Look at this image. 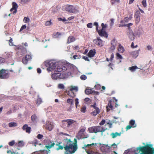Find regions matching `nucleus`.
I'll return each mask as SVG.
<instances>
[{
	"label": "nucleus",
	"instance_id": "obj_1",
	"mask_svg": "<svg viewBox=\"0 0 154 154\" xmlns=\"http://www.w3.org/2000/svg\"><path fill=\"white\" fill-rule=\"evenodd\" d=\"M74 143H69L64 147L65 150L64 154H72L77 151L78 149L77 141L75 138L74 139Z\"/></svg>",
	"mask_w": 154,
	"mask_h": 154
},
{
	"label": "nucleus",
	"instance_id": "obj_2",
	"mask_svg": "<svg viewBox=\"0 0 154 154\" xmlns=\"http://www.w3.org/2000/svg\"><path fill=\"white\" fill-rule=\"evenodd\" d=\"M60 63L58 62V65H57V71L58 72H64L69 69H70L71 71H72L75 68V67L72 64L68 63L63 65L60 64Z\"/></svg>",
	"mask_w": 154,
	"mask_h": 154
},
{
	"label": "nucleus",
	"instance_id": "obj_3",
	"mask_svg": "<svg viewBox=\"0 0 154 154\" xmlns=\"http://www.w3.org/2000/svg\"><path fill=\"white\" fill-rule=\"evenodd\" d=\"M58 62L55 60H51L46 61L44 62L45 66L47 67V70L48 72L52 71L54 70L57 65Z\"/></svg>",
	"mask_w": 154,
	"mask_h": 154
},
{
	"label": "nucleus",
	"instance_id": "obj_4",
	"mask_svg": "<svg viewBox=\"0 0 154 154\" xmlns=\"http://www.w3.org/2000/svg\"><path fill=\"white\" fill-rule=\"evenodd\" d=\"M107 129V128L100 126H93L88 128V130L90 133H95L100 132H103Z\"/></svg>",
	"mask_w": 154,
	"mask_h": 154
},
{
	"label": "nucleus",
	"instance_id": "obj_5",
	"mask_svg": "<svg viewBox=\"0 0 154 154\" xmlns=\"http://www.w3.org/2000/svg\"><path fill=\"white\" fill-rule=\"evenodd\" d=\"M66 10L70 13L75 14L78 12L77 6L75 5H68L65 6Z\"/></svg>",
	"mask_w": 154,
	"mask_h": 154
},
{
	"label": "nucleus",
	"instance_id": "obj_6",
	"mask_svg": "<svg viewBox=\"0 0 154 154\" xmlns=\"http://www.w3.org/2000/svg\"><path fill=\"white\" fill-rule=\"evenodd\" d=\"M67 77L64 73L61 74L60 73H54L51 75V78L54 80L60 79H64Z\"/></svg>",
	"mask_w": 154,
	"mask_h": 154
},
{
	"label": "nucleus",
	"instance_id": "obj_7",
	"mask_svg": "<svg viewBox=\"0 0 154 154\" xmlns=\"http://www.w3.org/2000/svg\"><path fill=\"white\" fill-rule=\"evenodd\" d=\"M141 149L143 151L147 149L149 152V154H154V148H153V145L151 144H147L146 146H143Z\"/></svg>",
	"mask_w": 154,
	"mask_h": 154
},
{
	"label": "nucleus",
	"instance_id": "obj_8",
	"mask_svg": "<svg viewBox=\"0 0 154 154\" xmlns=\"http://www.w3.org/2000/svg\"><path fill=\"white\" fill-rule=\"evenodd\" d=\"M63 121L67 123V127L68 128H72L74 125H76L78 124L76 121L72 119H66L64 120Z\"/></svg>",
	"mask_w": 154,
	"mask_h": 154
},
{
	"label": "nucleus",
	"instance_id": "obj_9",
	"mask_svg": "<svg viewBox=\"0 0 154 154\" xmlns=\"http://www.w3.org/2000/svg\"><path fill=\"white\" fill-rule=\"evenodd\" d=\"M9 74L8 71L2 69L0 71V78L2 79L8 78L9 77Z\"/></svg>",
	"mask_w": 154,
	"mask_h": 154
},
{
	"label": "nucleus",
	"instance_id": "obj_10",
	"mask_svg": "<svg viewBox=\"0 0 154 154\" xmlns=\"http://www.w3.org/2000/svg\"><path fill=\"white\" fill-rule=\"evenodd\" d=\"M85 130V129L83 128H82L80 130L77 134V136H76V137L77 139H84L87 138L89 137L88 135L86 136L85 137H84L83 136Z\"/></svg>",
	"mask_w": 154,
	"mask_h": 154
},
{
	"label": "nucleus",
	"instance_id": "obj_11",
	"mask_svg": "<svg viewBox=\"0 0 154 154\" xmlns=\"http://www.w3.org/2000/svg\"><path fill=\"white\" fill-rule=\"evenodd\" d=\"M94 43L96 45L101 47L103 46L104 44V42L102 40L100 37H97L96 39L93 40Z\"/></svg>",
	"mask_w": 154,
	"mask_h": 154
},
{
	"label": "nucleus",
	"instance_id": "obj_12",
	"mask_svg": "<svg viewBox=\"0 0 154 154\" xmlns=\"http://www.w3.org/2000/svg\"><path fill=\"white\" fill-rule=\"evenodd\" d=\"M54 126V123L50 121L47 120L46 122L45 128L49 131H51L53 129Z\"/></svg>",
	"mask_w": 154,
	"mask_h": 154
},
{
	"label": "nucleus",
	"instance_id": "obj_13",
	"mask_svg": "<svg viewBox=\"0 0 154 154\" xmlns=\"http://www.w3.org/2000/svg\"><path fill=\"white\" fill-rule=\"evenodd\" d=\"M32 55L31 54L26 55L22 59L23 63L24 64H27L29 61L32 58Z\"/></svg>",
	"mask_w": 154,
	"mask_h": 154
},
{
	"label": "nucleus",
	"instance_id": "obj_14",
	"mask_svg": "<svg viewBox=\"0 0 154 154\" xmlns=\"http://www.w3.org/2000/svg\"><path fill=\"white\" fill-rule=\"evenodd\" d=\"M140 12L138 11H137L135 14L134 17L135 18V22L136 23H138L140 21Z\"/></svg>",
	"mask_w": 154,
	"mask_h": 154
},
{
	"label": "nucleus",
	"instance_id": "obj_15",
	"mask_svg": "<svg viewBox=\"0 0 154 154\" xmlns=\"http://www.w3.org/2000/svg\"><path fill=\"white\" fill-rule=\"evenodd\" d=\"M98 33L99 35L101 37H104L106 38L108 37V35L104 30L102 29L99 30Z\"/></svg>",
	"mask_w": 154,
	"mask_h": 154
},
{
	"label": "nucleus",
	"instance_id": "obj_16",
	"mask_svg": "<svg viewBox=\"0 0 154 154\" xmlns=\"http://www.w3.org/2000/svg\"><path fill=\"white\" fill-rule=\"evenodd\" d=\"M12 8L10 9V11H13V14H14L16 13L17 11V8L18 7V6L17 3L15 2H13L12 3Z\"/></svg>",
	"mask_w": 154,
	"mask_h": 154
},
{
	"label": "nucleus",
	"instance_id": "obj_17",
	"mask_svg": "<svg viewBox=\"0 0 154 154\" xmlns=\"http://www.w3.org/2000/svg\"><path fill=\"white\" fill-rule=\"evenodd\" d=\"M55 143L53 141L49 140L48 142L47 145L45 146L47 149H50L54 146Z\"/></svg>",
	"mask_w": 154,
	"mask_h": 154
},
{
	"label": "nucleus",
	"instance_id": "obj_18",
	"mask_svg": "<svg viewBox=\"0 0 154 154\" xmlns=\"http://www.w3.org/2000/svg\"><path fill=\"white\" fill-rule=\"evenodd\" d=\"M140 50L130 52L131 55L134 58H136L139 55Z\"/></svg>",
	"mask_w": 154,
	"mask_h": 154
},
{
	"label": "nucleus",
	"instance_id": "obj_19",
	"mask_svg": "<svg viewBox=\"0 0 154 154\" xmlns=\"http://www.w3.org/2000/svg\"><path fill=\"white\" fill-rule=\"evenodd\" d=\"M48 151L46 150H40L38 151L35 152L32 154H48Z\"/></svg>",
	"mask_w": 154,
	"mask_h": 154
},
{
	"label": "nucleus",
	"instance_id": "obj_20",
	"mask_svg": "<svg viewBox=\"0 0 154 154\" xmlns=\"http://www.w3.org/2000/svg\"><path fill=\"white\" fill-rule=\"evenodd\" d=\"M23 130H25L26 133H29L31 131V128L28 126L26 124L24 125L22 127Z\"/></svg>",
	"mask_w": 154,
	"mask_h": 154
},
{
	"label": "nucleus",
	"instance_id": "obj_21",
	"mask_svg": "<svg viewBox=\"0 0 154 154\" xmlns=\"http://www.w3.org/2000/svg\"><path fill=\"white\" fill-rule=\"evenodd\" d=\"M96 53V50L95 49L90 50L88 53V56L90 57H92L94 56Z\"/></svg>",
	"mask_w": 154,
	"mask_h": 154
},
{
	"label": "nucleus",
	"instance_id": "obj_22",
	"mask_svg": "<svg viewBox=\"0 0 154 154\" xmlns=\"http://www.w3.org/2000/svg\"><path fill=\"white\" fill-rule=\"evenodd\" d=\"M143 147V146L137 147V150H139L140 151L142 152L140 153V154H149V152L148 150L147 149H145L144 151H143L142 149H141Z\"/></svg>",
	"mask_w": 154,
	"mask_h": 154
},
{
	"label": "nucleus",
	"instance_id": "obj_23",
	"mask_svg": "<svg viewBox=\"0 0 154 154\" xmlns=\"http://www.w3.org/2000/svg\"><path fill=\"white\" fill-rule=\"evenodd\" d=\"M121 133H119L117 132L115 133H111L110 135L112 136V138H115L117 137L118 136H121Z\"/></svg>",
	"mask_w": 154,
	"mask_h": 154
},
{
	"label": "nucleus",
	"instance_id": "obj_24",
	"mask_svg": "<svg viewBox=\"0 0 154 154\" xmlns=\"http://www.w3.org/2000/svg\"><path fill=\"white\" fill-rule=\"evenodd\" d=\"M131 150L132 151V154H139L140 151L139 150H137V148L136 149L134 148L131 149Z\"/></svg>",
	"mask_w": 154,
	"mask_h": 154
},
{
	"label": "nucleus",
	"instance_id": "obj_25",
	"mask_svg": "<svg viewBox=\"0 0 154 154\" xmlns=\"http://www.w3.org/2000/svg\"><path fill=\"white\" fill-rule=\"evenodd\" d=\"M97 109V110L95 109V110L93 111V112H91V114L94 116H95L97 114H99L100 112V110L99 109Z\"/></svg>",
	"mask_w": 154,
	"mask_h": 154
},
{
	"label": "nucleus",
	"instance_id": "obj_26",
	"mask_svg": "<svg viewBox=\"0 0 154 154\" xmlns=\"http://www.w3.org/2000/svg\"><path fill=\"white\" fill-rule=\"evenodd\" d=\"M129 37L131 40H133L134 39V36L133 33L132 31H130L129 33Z\"/></svg>",
	"mask_w": 154,
	"mask_h": 154
},
{
	"label": "nucleus",
	"instance_id": "obj_27",
	"mask_svg": "<svg viewBox=\"0 0 154 154\" xmlns=\"http://www.w3.org/2000/svg\"><path fill=\"white\" fill-rule=\"evenodd\" d=\"M67 103L69 104L70 106H73L74 105V101L72 99L69 98L66 101Z\"/></svg>",
	"mask_w": 154,
	"mask_h": 154
},
{
	"label": "nucleus",
	"instance_id": "obj_28",
	"mask_svg": "<svg viewBox=\"0 0 154 154\" xmlns=\"http://www.w3.org/2000/svg\"><path fill=\"white\" fill-rule=\"evenodd\" d=\"M75 40V38L73 36L72 37H69L68 39V42L67 43H69L71 42H73Z\"/></svg>",
	"mask_w": 154,
	"mask_h": 154
},
{
	"label": "nucleus",
	"instance_id": "obj_29",
	"mask_svg": "<svg viewBox=\"0 0 154 154\" xmlns=\"http://www.w3.org/2000/svg\"><path fill=\"white\" fill-rule=\"evenodd\" d=\"M112 101L111 100H109V101L108 103V106H107L106 107V109L107 110V111L108 112L109 110V107L110 108L112 109L113 108V106L112 105Z\"/></svg>",
	"mask_w": 154,
	"mask_h": 154
},
{
	"label": "nucleus",
	"instance_id": "obj_30",
	"mask_svg": "<svg viewBox=\"0 0 154 154\" xmlns=\"http://www.w3.org/2000/svg\"><path fill=\"white\" fill-rule=\"evenodd\" d=\"M129 124L132 128H135L136 127V125L135 124V122L134 120H131L129 122Z\"/></svg>",
	"mask_w": 154,
	"mask_h": 154
},
{
	"label": "nucleus",
	"instance_id": "obj_31",
	"mask_svg": "<svg viewBox=\"0 0 154 154\" xmlns=\"http://www.w3.org/2000/svg\"><path fill=\"white\" fill-rule=\"evenodd\" d=\"M73 90L77 91H78V88L77 86H72L70 87L69 91H72Z\"/></svg>",
	"mask_w": 154,
	"mask_h": 154
},
{
	"label": "nucleus",
	"instance_id": "obj_32",
	"mask_svg": "<svg viewBox=\"0 0 154 154\" xmlns=\"http://www.w3.org/2000/svg\"><path fill=\"white\" fill-rule=\"evenodd\" d=\"M64 142L67 143L66 145H68L69 143H70L72 142L71 141V139L70 138H64Z\"/></svg>",
	"mask_w": 154,
	"mask_h": 154
},
{
	"label": "nucleus",
	"instance_id": "obj_33",
	"mask_svg": "<svg viewBox=\"0 0 154 154\" xmlns=\"http://www.w3.org/2000/svg\"><path fill=\"white\" fill-rule=\"evenodd\" d=\"M116 58L117 59H120L119 61V63L121 62V60L122 59L123 57L122 55L120 54L119 53H117L116 54Z\"/></svg>",
	"mask_w": 154,
	"mask_h": 154
},
{
	"label": "nucleus",
	"instance_id": "obj_34",
	"mask_svg": "<svg viewBox=\"0 0 154 154\" xmlns=\"http://www.w3.org/2000/svg\"><path fill=\"white\" fill-rule=\"evenodd\" d=\"M3 57L6 58H8L10 57L11 56V54L9 53H5L3 55Z\"/></svg>",
	"mask_w": 154,
	"mask_h": 154
},
{
	"label": "nucleus",
	"instance_id": "obj_35",
	"mask_svg": "<svg viewBox=\"0 0 154 154\" xmlns=\"http://www.w3.org/2000/svg\"><path fill=\"white\" fill-rule=\"evenodd\" d=\"M137 69H138V67L136 66H134L129 68V70L132 72L135 71Z\"/></svg>",
	"mask_w": 154,
	"mask_h": 154
},
{
	"label": "nucleus",
	"instance_id": "obj_36",
	"mask_svg": "<svg viewBox=\"0 0 154 154\" xmlns=\"http://www.w3.org/2000/svg\"><path fill=\"white\" fill-rule=\"evenodd\" d=\"M61 35V34L59 32L54 33L53 35V38H59Z\"/></svg>",
	"mask_w": 154,
	"mask_h": 154
},
{
	"label": "nucleus",
	"instance_id": "obj_37",
	"mask_svg": "<svg viewBox=\"0 0 154 154\" xmlns=\"http://www.w3.org/2000/svg\"><path fill=\"white\" fill-rule=\"evenodd\" d=\"M61 143H59L56 144V145L58 146V147L56 148V149L57 150H58L60 149H63L64 148L63 146L60 145Z\"/></svg>",
	"mask_w": 154,
	"mask_h": 154
},
{
	"label": "nucleus",
	"instance_id": "obj_38",
	"mask_svg": "<svg viewBox=\"0 0 154 154\" xmlns=\"http://www.w3.org/2000/svg\"><path fill=\"white\" fill-rule=\"evenodd\" d=\"M37 118V116L35 114L32 115L31 117V120L33 122H35L36 121Z\"/></svg>",
	"mask_w": 154,
	"mask_h": 154
},
{
	"label": "nucleus",
	"instance_id": "obj_39",
	"mask_svg": "<svg viewBox=\"0 0 154 154\" xmlns=\"http://www.w3.org/2000/svg\"><path fill=\"white\" fill-rule=\"evenodd\" d=\"M17 126V124L16 123L14 122H11L9 124V127H15Z\"/></svg>",
	"mask_w": 154,
	"mask_h": 154
},
{
	"label": "nucleus",
	"instance_id": "obj_40",
	"mask_svg": "<svg viewBox=\"0 0 154 154\" xmlns=\"http://www.w3.org/2000/svg\"><path fill=\"white\" fill-rule=\"evenodd\" d=\"M94 145H95V146H97V144L96 143H92V144H87V145H85V146L84 147H82V148L84 149H85L86 147H88V146H92Z\"/></svg>",
	"mask_w": 154,
	"mask_h": 154
},
{
	"label": "nucleus",
	"instance_id": "obj_41",
	"mask_svg": "<svg viewBox=\"0 0 154 154\" xmlns=\"http://www.w3.org/2000/svg\"><path fill=\"white\" fill-rule=\"evenodd\" d=\"M85 92L86 94H91L92 93V91L91 89H87L85 90Z\"/></svg>",
	"mask_w": 154,
	"mask_h": 154
},
{
	"label": "nucleus",
	"instance_id": "obj_42",
	"mask_svg": "<svg viewBox=\"0 0 154 154\" xmlns=\"http://www.w3.org/2000/svg\"><path fill=\"white\" fill-rule=\"evenodd\" d=\"M23 21L25 23H28L30 21V19L28 17H25L24 18Z\"/></svg>",
	"mask_w": 154,
	"mask_h": 154
},
{
	"label": "nucleus",
	"instance_id": "obj_43",
	"mask_svg": "<svg viewBox=\"0 0 154 154\" xmlns=\"http://www.w3.org/2000/svg\"><path fill=\"white\" fill-rule=\"evenodd\" d=\"M131 150V149L125 150L124 154H132V151Z\"/></svg>",
	"mask_w": 154,
	"mask_h": 154
},
{
	"label": "nucleus",
	"instance_id": "obj_44",
	"mask_svg": "<svg viewBox=\"0 0 154 154\" xmlns=\"http://www.w3.org/2000/svg\"><path fill=\"white\" fill-rule=\"evenodd\" d=\"M119 51L121 53H123L124 51V48L122 46H120L118 49Z\"/></svg>",
	"mask_w": 154,
	"mask_h": 154
},
{
	"label": "nucleus",
	"instance_id": "obj_45",
	"mask_svg": "<svg viewBox=\"0 0 154 154\" xmlns=\"http://www.w3.org/2000/svg\"><path fill=\"white\" fill-rule=\"evenodd\" d=\"M42 102V100L41 98H38L37 100L36 104L39 105Z\"/></svg>",
	"mask_w": 154,
	"mask_h": 154
},
{
	"label": "nucleus",
	"instance_id": "obj_46",
	"mask_svg": "<svg viewBox=\"0 0 154 154\" xmlns=\"http://www.w3.org/2000/svg\"><path fill=\"white\" fill-rule=\"evenodd\" d=\"M87 153L88 154H99V153L97 152H93L91 151H88L87 152Z\"/></svg>",
	"mask_w": 154,
	"mask_h": 154
},
{
	"label": "nucleus",
	"instance_id": "obj_47",
	"mask_svg": "<svg viewBox=\"0 0 154 154\" xmlns=\"http://www.w3.org/2000/svg\"><path fill=\"white\" fill-rule=\"evenodd\" d=\"M80 79L82 80H85L87 79V76L85 75H82L80 76Z\"/></svg>",
	"mask_w": 154,
	"mask_h": 154
},
{
	"label": "nucleus",
	"instance_id": "obj_48",
	"mask_svg": "<svg viewBox=\"0 0 154 154\" xmlns=\"http://www.w3.org/2000/svg\"><path fill=\"white\" fill-rule=\"evenodd\" d=\"M75 107L76 108H77L78 105L79 103V100L78 98H76L75 100Z\"/></svg>",
	"mask_w": 154,
	"mask_h": 154
},
{
	"label": "nucleus",
	"instance_id": "obj_49",
	"mask_svg": "<svg viewBox=\"0 0 154 154\" xmlns=\"http://www.w3.org/2000/svg\"><path fill=\"white\" fill-rule=\"evenodd\" d=\"M32 144L33 146H35L37 145L40 146L41 145V144H38L36 140H35V142H32Z\"/></svg>",
	"mask_w": 154,
	"mask_h": 154
},
{
	"label": "nucleus",
	"instance_id": "obj_50",
	"mask_svg": "<svg viewBox=\"0 0 154 154\" xmlns=\"http://www.w3.org/2000/svg\"><path fill=\"white\" fill-rule=\"evenodd\" d=\"M86 110V107L85 106H83L81 109V111L82 112L85 113V112Z\"/></svg>",
	"mask_w": 154,
	"mask_h": 154
},
{
	"label": "nucleus",
	"instance_id": "obj_51",
	"mask_svg": "<svg viewBox=\"0 0 154 154\" xmlns=\"http://www.w3.org/2000/svg\"><path fill=\"white\" fill-rule=\"evenodd\" d=\"M58 87L60 89H63L65 88L64 85L63 84H59L58 85Z\"/></svg>",
	"mask_w": 154,
	"mask_h": 154
},
{
	"label": "nucleus",
	"instance_id": "obj_52",
	"mask_svg": "<svg viewBox=\"0 0 154 154\" xmlns=\"http://www.w3.org/2000/svg\"><path fill=\"white\" fill-rule=\"evenodd\" d=\"M24 143L22 141H19L18 143V145L19 146H21L24 145Z\"/></svg>",
	"mask_w": 154,
	"mask_h": 154
},
{
	"label": "nucleus",
	"instance_id": "obj_53",
	"mask_svg": "<svg viewBox=\"0 0 154 154\" xmlns=\"http://www.w3.org/2000/svg\"><path fill=\"white\" fill-rule=\"evenodd\" d=\"M30 0H21V3L23 4H26L30 2Z\"/></svg>",
	"mask_w": 154,
	"mask_h": 154
},
{
	"label": "nucleus",
	"instance_id": "obj_54",
	"mask_svg": "<svg viewBox=\"0 0 154 154\" xmlns=\"http://www.w3.org/2000/svg\"><path fill=\"white\" fill-rule=\"evenodd\" d=\"M107 124L109 125V128H112V123L111 121H109V122H107Z\"/></svg>",
	"mask_w": 154,
	"mask_h": 154
},
{
	"label": "nucleus",
	"instance_id": "obj_55",
	"mask_svg": "<svg viewBox=\"0 0 154 154\" xmlns=\"http://www.w3.org/2000/svg\"><path fill=\"white\" fill-rule=\"evenodd\" d=\"M142 5L144 7L146 6V0H143L142 2Z\"/></svg>",
	"mask_w": 154,
	"mask_h": 154
},
{
	"label": "nucleus",
	"instance_id": "obj_56",
	"mask_svg": "<svg viewBox=\"0 0 154 154\" xmlns=\"http://www.w3.org/2000/svg\"><path fill=\"white\" fill-rule=\"evenodd\" d=\"M101 26L102 27L101 29L103 30H104V29L106 28L107 26V25L106 24H104L103 23H102Z\"/></svg>",
	"mask_w": 154,
	"mask_h": 154
},
{
	"label": "nucleus",
	"instance_id": "obj_57",
	"mask_svg": "<svg viewBox=\"0 0 154 154\" xmlns=\"http://www.w3.org/2000/svg\"><path fill=\"white\" fill-rule=\"evenodd\" d=\"M15 143V141L13 140L11 142H9L8 143L9 145L10 146H12L14 145Z\"/></svg>",
	"mask_w": 154,
	"mask_h": 154
},
{
	"label": "nucleus",
	"instance_id": "obj_58",
	"mask_svg": "<svg viewBox=\"0 0 154 154\" xmlns=\"http://www.w3.org/2000/svg\"><path fill=\"white\" fill-rule=\"evenodd\" d=\"M106 121L104 119H103L99 123V125L100 126H102L105 123Z\"/></svg>",
	"mask_w": 154,
	"mask_h": 154
},
{
	"label": "nucleus",
	"instance_id": "obj_59",
	"mask_svg": "<svg viewBox=\"0 0 154 154\" xmlns=\"http://www.w3.org/2000/svg\"><path fill=\"white\" fill-rule=\"evenodd\" d=\"M51 21H47L45 23V26H50L51 25Z\"/></svg>",
	"mask_w": 154,
	"mask_h": 154
},
{
	"label": "nucleus",
	"instance_id": "obj_60",
	"mask_svg": "<svg viewBox=\"0 0 154 154\" xmlns=\"http://www.w3.org/2000/svg\"><path fill=\"white\" fill-rule=\"evenodd\" d=\"M111 43L112 45L116 46V41L115 39L112 40L111 42Z\"/></svg>",
	"mask_w": 154,
	"mask_h": 154
},
{
	"label": "nucleus",
	"instance_id": "obj_61",
	"mask_svg": "<svg viewBox=\"0 0 154 154\" xmlns=\"http://www.w3.org/2000/svg\"><path fill=\"white\" fill-rule=\"evenodd\" d=\"M58 20L59 21H62L63 22L67 21V20L65 18H58Z\"/></svg>",
	"mask_w": 154,
	"mask_h": 154
},
{
	"label": "nucleus",
	"instance_id": "obj_62",
	"mask_svg": "<svg viewBox=\"0 0 154 154\" xmlns=\"http://www.w3.org/2000/svg\"><path fill=\"white\" fill-rule=\"evenodd\" d=\"M66 75V76L67 77L66 78L68 77L69 76H72V73L69 72L67 73V74H65Z\"/></svg>",
	"mask_w": 154,
	"mask_h": 154
},
{
	"label": "nucleus",
	"instance_id": "obj_63",
	"mask_svg": "<svg viewBox=\"0 0 154 154\" xmlns=\"http://www.w3.org/2000/svg\"><path fill=\"white\" fill-rule=\"evenodd\" d=\"M87 27L89 28H92V23H88L87 25Z\"/></svg>",
	"mask_w": 154,
	"mask_h": 154
},
{
	"label": "nucleus",
	"instance_id": "obj_64",
	"mask_svg": "<svg viewBox=\"0 0 154 154\" xmlns=\"http://www.w3.org/2000/svg\"><path fill=\"white\" fill-rule=\"evenodd\" d=\"M147 48L148 50L149 51H152V46L150 45H148L147 46Z\"/></svg>",
	"mask_w": 154,
	"mask_h": 154
}]
</instances>
